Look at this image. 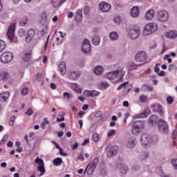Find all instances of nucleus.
I'll list each match as a JSON object with an SVG mask.
<instances>
[{"label": "nucleus", "instance_id": "nucleus-62", "mask_svg": "<svg viewBox=\"0 0 177 177\" xmlns=\"http://www.w3.org/2000/svg\"><path fill=\"white\" fill-rule=\"evenodd\" d=\"M33 113H34V111H32L31 108H29L26 112V114H27V115H31Z\"/></svg>", "mask_w": 177, "mask_h": 177}, {"label": "nucleus", "instance_id": "nucleus-17", "mask_svg": "<svg viewBox=\"0 0 177 177\" xmlns=\"http://www.w3.org/2000/svg\"><path fill=\"white\" fill-rule=\"evenodd\" d=\"M118 151V146H113L111 147L109 151H107L106 156L109 158H111V157H114L115 154H117V152Z\"/></svg>", "mask_w": 177, "mask_h": 177}, {"label": "nucleus", "instance_id": "nucleus-60", "mask_svg": "<svg viewBox=\"0 0 177 177\" xmlns=\"http://www.w3.org/2000/svg\"><path fill=\"white\" fill-rule=\"evenodd\" d=\"M114 23H115V24H120V23H121V18L120 17H115Z\"/></svg>", "mask_w": 177, "mask_h": 177}, {"label": "nucleus", "instance_id": "nucleus-23", "mask_svg": "<svg viewBox=\"0 0 177 177\" xmlns=\"http://www.w3.org/2000/svg\"><path fill=\"white\" fill-rule=\"evenodd\" d=\"M59 70L61 73V75H66V71L67 69L66 68V62H62L59 64Z\"/></svg>", "mask_w": 177, "mask_h": 177}, {"label": "nucleus", "instance_id": "nucleus-8", "mask_svg": "<svg viewBox=\"0 0 177 177\" xmlns=\"http://www.w3.org/2000/svg\"><path fill=\"white\" fill-rule=\"evenodd\" d=\"M139 35H140V29H139V28H134L130 29L129 31V37L131 39H138Z\"/></svg>", "mask_w": 177, "mask_h": 177}, {"label": "nucleus", "instance_id": "nucleus-57", "mask_svg": "<svg viewBox=\"0 0 177 177\" xmlns=\"http://www.w3.org/2000/svg\"><path fill=\"white\" fill-rule=\"evenodd\" d=\"M114 133H115V130H114V129L110 130L107 133L108 138H110L111 136H113V135H114Z\"/></svg>", "mask_w": 177, "mask_h": 177}, {"label": "nucleus", "instance_id": "nucleus-59", "mask_svg": "<svg viewBox=\"0 0 177 177\" xmlns=\"http://www.w3.org/2000/svg\"><path fill=\"white\" fill-rule=\"evenodd\" d=\"M25 41L27 44H30L32 41V37H30V36H28V35H26V36L25 37Z\"/></svg>", "mask_w": 177, "mask_h": 177}, {"label": "nucleus", "instance_id": "nucleus-21", "mask_svg": "<svg viewBox=\"0 0 177 177\" xmlns=\"http://www.w3.org/2000/svg\"><path fill=\"white\" fill-rule=\"evenodd\" d=\"M9 96H10L9 91L0 93V102L1 103H5V102L9 99Z\"/></svg>", "mask_w": 177, "mask_h": 177}, {"label": "nucleus", "instance_id": "nucleus-54", "mask_svg": "<svg viewBox=\"0 0 177 177\" xmlns=\"http://www.w3.org/2000/svg\"><path fill=\"white\" fill-rule=\"evenodd\" d=\"M64 97L70 100L73 97V95H71L70 93L65 92L64 93Z\"/></svg>", "mask_w": 177, "mask_h": 177}, {"label": "nucleus", "instance_id": "nucleus-46", "mask_svg": "<svg viewBox=\"0 0 177 177\" xmlns=\"http://www.w3.org/2000/svg\"><path fill=\"white\" fill-rule=\"evenodd\" d=\"M64 121V115L59 114L58 118H57V122H62Z\"/></svg>", "mask_w": 177, "mask_h": 177}, {"label": "nucleus", "instance_id": "nucleus-27", "mask_svg": "<svg viewBox=\"0 0 177 177\" xmlns=\"http://www.w3.org/2000/svg\"><path fill=\"white\" fill-rule=\"evenodd\" d=\"M103 71H104V69L102 66H97L94 68V73L96 75H100L101 74H103Z\"/></svg>", "mask_w": 177, "mask_h": 177}, {"label": "nucleus", "instance_id": "nucleus-41", "mask_svg": "<svg viewBox=\"0 0 177 177\" xmlns=\"http://www.w3.org/2000/svg\"><path fill=\"white\" fill-rule=\"evenodd\" d=\"M41 128L43 129H45L46 128V125H49V120H48V118H44V121L41 123Z\"/></svg>", "mask_w": 177, "mask_h": 177}, {"label": "nucleus", "instance_id": "nucleus-48", "mask_svg": "<svg viewBox=\"0 0 177 177\" xmlns=\"http://www.w3.org/2000/svg\"><path fill=\"white\" fill-rule=\"evenodd\" d=\"M0 78L1 80H6V78H8V73H6V72H1L0 73Z\"/></svg>", "mask_w": 177, "mask_h": 177}, {"label": "nucleus", "instance_id": "nucleus-31", "mask_svg": "<svg viewBox=\"0 0 177 177\" xmlns=\"http://www.w3.org/2000/svg\"><path fill=\"white\" fill-rule=\"evenodd\" d=\"M109 38L111 41H117V39H118V33L116 32H111L109 33Z\"/></svg>", "mask_w": 177, "mask_h": 177}, {"label": "nucleus", "instance_id": "nucleus-35", "mask_svg": "<svg viewBox=\"0 0 177 177\" xmlns=\"http://www.w3.org/2000/svg\"><path fill=\"white\" fill-rule=\"evenodd\" d=\"M37 170L40 172L39 176H43L46 171L45 170V166L41 165L37 167Z\"/></svg>", "mask_w": 177, "mask_h": 177}, {"label": "nucleus", "instance_id": "nucleus-58", "mask_svg": "<svg viewBox=\"0 0 177 177\" xmlns=\"http://www.w3.org/2000/svg\"><path fill=\"white\" fill-rule=\"evenodd\" d=\"M46 31H48L47 26H44L43 29L41 30V35H45V34H46Z\"/></svg>", "mask_w": 177, "mask_h": 177}, {"label": "nucleus", "instance_id": "nucleus-61", "mask_svg": "<svg viewBox=\"0 0 177 177\" xmlns=\"http://www.w3.org/2000/svg\"><path fill=\"white\" fill-rule=\"evenodd\" d=\"M93 140H94V142H97V140H99V135L97 133H94L93 135Z\"/></svg>", "mask_w": 177, "mask_h": 177}, {"label": "nucleus", "instance_id": "nucleus-2", "mask_svg": "<svg viewBox=\"0 0 177 177\" xmlns=\"http://www.w3.org/2000/svg\"><path fill=\"white\" fill-rule=\"evenodd\" d=\"M156 17L158 21H161L162 23H165V21H168L169 19V14L167 10L158 11Z\"/></svg>", "mask_w": 177, "mask_h": 177}, {"label": "nucleus", "instance_id": "nucleus-43", "mask_svg": "<svg viewBox=\"0 0 177 177\" xmlns=\"http://www.w3.org/2000/svg\"><path fill=\"white\" fill-rule=\"evenodd\" d=\"M4 49H6V43L3 40H0V53L3 52Z\"/></svg>", "mask_w": 177, "mask_h": 177}, {"label": "nucleus", "instance_id": "nucleus-24", "mask_svg": "<svg viewBox=\"0 0 177 177\" xmlns=\"http://www.w3.org/2000/svg\"><path fill=\"white\" fill-rule=\"evenodd\" d=\"M131 17H138L139 16V8L138 6H134L131 8Z\"/></svg>", "mask_w": 177, "mask_h": 177}, {"label": "nucleus", "instance_id": "nucleus-49", "mask_svg": "<svg viewBox=\"0 0 177 177\" xmlns=\"http://www.w3.org/2000/svg\"><path fill=\"white\" fill-rule=\"evenodd\" d=\"M140 102L141 103H146L147 102V97L146 95L140 96Z\"/></svg>", "mask_w": 177, "mask_h": 177}, {"label": "nucleus", "instance_id": "nucleus-26", "mask_svg": "<svg viewBox=\"0 0 177 177\" xmlns=\"http://www.w3.org/2000/svg\"><path fill=\"white\" fill-rule=\"evenodd\" d=\"M92 42L95 46H99L100 44V37L97 35H94L92 37Z\"/></svg>", "mask_w": 177, "mask_h": 177}, {"label": "nucleus", "instance_id": "nucleus-3", "mask_svg": "<svg viewBox=\"0 0 177 177\" xmlns=\"http://www.w3.org/2000/svg\"><path fill=\"white\" fill-rule=\"evenodd\" d=\"M13 59V54L10 52H4L1 54L0 57V60L1 63H10Z\"/></svg>", "mask_w": 177, "mask_h": 177}, {"label": "nucleus", "instance_id": "nucleus-40", "mask_svg": "<svg viewBox=\"0 0 177 177\" xmlns=\"http://www.w3.org/2000/svg\"><path fill=\"white\" fill-rule=\"evenodd\" d=\"M142 34H143V35L147 36V35H151V34H153V32L147 28V26H145V27L143 30Z\"/></svg>", "mask_w": 177, "mask_h": 177}, {"label": "nucleus", "instance_id": "nucleus-9", "mask_svg": "<svg viewBox=\"0 0 177 177\" xmlns=\"http://www.w3.org/2000/svg\"><path fill=\"white\" fill-rule=\"evenodd\" d=\"M135 59L136 62H146L147 60V54L145 51L138 52L136 56Z\"/></svg>", "mask_w": 177, "mask_h": 177}, {"label": "nucleus", "instance_id": "nucleus-1", "mask_svg": "<svg viewBox=\"0 0 177 177\" xmlns=\"http://www.w3.org/2000/svg\"><path fill=\"white\" fill-rule=\"evenodd\" d=\"M124 75H125V71L122 66H120L117 70L109 72L106 74L108 80L113 82H120V81L124 80Z\"/></svg>", "mask_w": 177, "mask_h": 177}, {"label": "nucleus", "instance_id": "nucleus-42", "mask_svg": "<svg viewBox=\"0 0 177 177\" xmlns=\"http://www.w3.org/2000/svg\"><path fill=\"white\" fill-rule=\"evenodd\" d=\"M27 35L33 39L34 36L35 35V30L33 28L29 29L27 32Z\"/></svg>", "mask_w": 177, "mask_h": 177}, {"label": "nucleus", "instance_id": "nucleus-22", "mask_svg": "<svg viewBox=\"0 0 177 177\" xmlns=\"http://www.w3.org/2000/svg\"><path fill=\"white\" fill-rule=\"evenodd\" d=\"M95 167L88 164L85 169L84 174H87V175H92V174L95 172Z\"/></svg>", "mask_w": 177, "mask_h": 177}, {"label": "nucleus", "instance_id": "nucleus-47", "mask_svg": "<svg viewBox=\"0 0 177 177\" xmlns=\"http://www.w3.org/2000/svg\"><path fill=\"white\" fill-rule=\"evenodd\" d=\"M149 157V152H143L141 156H140V158L141 160H146V158H148Z\"/></svg>", "mask_w": 177, "mask_h": 177}, {"label": "nucleus", "instance_id": "nucleus-38", "mask_svg": "<svg viewBox=\"0 0 177 177\" xmlns=\"http://www.w3.org/2000/svg\"><path fill=\"white\" fill-rule=\"evenodd\" d=\"M89 164L91 165V166L93 167L94 168H96V167H97V164H99V158H94L93 161Z\"/></svg>", "mask_w": 177, "mask_h": 177}, {"label": "nucleus", "instance_id": "nucleus-64", "mask_svg": "<svg viewBox=\"0 0 177 177\" xmlns=\"http://www.w3.org/2000/svg\"><path fill=\"white\" fill-rule=\"evenodd\" d=\"M177 138V132L176 131H174L173 133H172V136H171V139L172 140H175Z\"/></svg>", "mask_w": 177, "mask_h": 177}, {"label": "nucleus", "instance_id": "nucleus-5", "mask_svg": "<svg viewBox=\"0 0 177 177\" xmlns=\"http://www.w3.org/2000/svg\"><path fill=\"white\" fill-rule=\"evenodd\" d=\"M121 89H124V95H128L132 89V85L129 84V82H125L119 85L117 88V91H121Z\"/></svg>", "mask_w": 177, "mask_h": 177}, {"label": "nucleus", "instance_id": "nucleus-25", "mask_svg": "<svg viewBox=\"0 0 177 177\" xmlns=\"http://www.w3.org/2000/svg\"><path fill=\"white\" fill-rule=\"evenodd\" d=\"M166 37H167V38H169L170 39H175V38H177V31L171 30L169 32H167Z\"/></svg>", "mask_w": 177, "mask_h": 177}, {"label": "nucleus", "instance_id": "nucleus-13", "mask_svg": "<svg viewBox=\"0 0 177 177\" xmlns=\"http://www.w3.org/2000/svg\"><path fill=\"white\" fill-rule=\"evenodd\" d=\"M91 50V42L88 39H85L82 44V51L84 53H88Z\"/></svg>", "mask_w": 177, "mask_h": 177}, {"label": "nucleus", "instance_id": "nucleus-36", "mask_svg": "<svg viewBox=\"0 0 177 177\" xmlns=\"http://www.w3.org/2000/svg\"><path fill=\"white\" fill-rule=\"evenodd\" d=\"M157 120H158V118L156 115H153L149 118V122L152 124H157Z\"/></svg>", "mask_w": 177, "mask_h": 177}, {"label": "nucleus", "instance_id": "nucleus-11", "mask_svg": "<svg viewBox=\"0 0 177 177\" xmlns=\"http://www.w3.org/2000/svg\"><path fill=\"white\" fill-rule=\"evenodd\" d=\"M137 143L138 142L136 141V138L135 137H130L126 142V147L127 149H133V147L136 146Z\"/></svg>", "mask_w": 177, "mask_h": 177}, {"label": "nucleus", "instance_id": "nucleus-37", "mask_svg": "<svg viewBox=\"0 0 177 177\" xmlns=\"http://www.w3.org/2000/svg\"><path fill=\"white\" fill-rule=\"evenodd\" d=\"M26 34L27 32H26V29L24 28H21L18 30V35L19 37H21V38L26 37Z\"/></svg>", "mask_w": 177, "mask_h": 177}, {"label": "nucleus", "instance_id": "nucleus-6", "mask_svg": "<svg viewBox=\"0 0 177 177\" xmlns=\"http://www.w3.org/2000/svg\"><path fill=\"white\" fill-rule=\"evenodd\" d=\"M158 127L160 132H163L164 133H167V132H168V129H169L168 123H167L165 120H162V119H160L158 122Z\"/></svg>", "mask_w": 177, "mask_h": 177}, {"label": "nucleus", "instance_id": "nucleus-19", "mask_svg": "<svg viewBox=\"0 0 177 177\" xmlns=\"http://www.w3.org/2000/svg\"><path fill=\"white\" fill-rule=\"evenodd\" d=\"M154 16H156V11L154 9H150L147 11L145 19H147V20H152V19H154Z\"/></svg>", "mask_w": 177, "mask_h": 177}, {"label": "nucleus", "instance_id": "nucleus-16", "mask_svg": "<svg viewBox=\"0 0 177 177\" xmlns=\"http://www.w3.org/2000/svg\"><path fill=\"white\" fill-rule=\"evenodd\" d=\"M151 107L155 113H160V115L164 114V111H162V106L159 104H153L151 105Z\"/></svg>", "mask_w": 177, "mask_h": 177}, {"label": "nucleus", "instance_id": "nucleus-44", "mask_svg": "<svg viewBox=\"0 0 177 177\" xmlns=\"http://www.w3.org/2000/svg\"><path fill=\"white\" fill-rule=\"evenodd\" d=\"M136 68V66H135L134 63H129L127 66L128 71H132V70H135Z\"/></svg>", "mask_w": 177, "mask_h": 177}, {"label": "nucleus", "instance_id": "nucleus-20", "mask_svg": "<svg viewBox=\"0 0 177 177\" xmlns=\"http://www.w3.org/2000/svg\"><path fill=\"white\" fill-rule=\"evenodd\" d=\"M147 28H149L151 32H156L158 30V24L157 23H149L146 25Z\"/></svg>", "mask_w": 177, "mask_h": 177}, {"label": "nucleus", "instance_id": "nucleus-56", "mask_svg": "<svg viewBox=\"0 0 177 177\" xmlns=\"http://www.w3.org/2000/svg\"><path fill=\"white\" fill-rule=\"evenodd\" d=\"M167 104H172V103H174V97L171 96L167 97Z\"/></svg>", "mask_w": 177, "mask_h": 177}, {"label": "nucleus", "instance_id": "nucleus-39", "mask_svg": "<svg viewBox=\"0 0 177 177\" xmlns=\"http://www.w3.org/2000/svg\"><path fill=\"white\" fill-rule=\"evenodd\" d=\"M28 23V19H27V17H24L19 21V24L20 26H21V27H25V26H27Z\"/></svg>", "mask_w": 177, "mask_h": 177}, {"label": "nucleus", "instance_id": "nucleus-63", "mask_svg": "<svg viewBox=\"0 0 177 177\" xmlns=\"http://www.w3.org/2000/svg\"><path fill=\"white\" fill-rule=\"evenodd\" d=\"M42 78V73H37L36 75V80L37 81L41 82V79Z\"/></svg>", "mask_w": 177, "mask_h": 177}, {"label": "nucleus", "instance_id": "nucleus-52", "mask_svg": "<svg viewBox=\"0 0 177 177\" xmlns=\"http://www.w3.org/2000/svg\"><path fill=\"white\" fill-rule=\"evenodd\" d=\"M30 57H31V54L29 53H25L24 56V60L25 62H27L30 59Z\"/></svg>", "mask_w": 177, "mask_h": 177}, {"label": "nucleus", "instance_id": "nucleus-55", "mask_svg": "<svg viewBox=\"0 0 177 177\" xmlns=\"http://www.w3.org/2000/svg\"><path fill=\"white\" fill-rule=\"evenodd\" d=\"M59 150L60 156H63L64 157H67V153L64 152V149H63V148H61Z\"/></svg>", "mask_w": 177, "mask_h": 177}, {"label": "nucleus", "instance_id": "nucleus-33", "mask_svg": "<svg viewBox=\"0 0 177 177\" xmlns=\"http://www.w3.org/2000/svg\"><path fill=\"white\" fill-rule=\"evenodd\" d=\"M151 113V111H150V109L147 108L141 115H140V118H145V117H147L150 113Z\"/></svg>", "mask_w": 177, "mask_h": 177}, {"label": "nucleus", "instance_id": "nucleus-53", "mask_svg": "<svg viewBox=\"0 0 177 177\" xmlns=\"http://www.w3.org/2000/svg\"><path fill=\"white\" fill-rule=\"evenodd\" d=\"M171 164L174 169H177V158H174L171 160Z\"/></svg>", "mask_w": 177, "mask_h": 177}, {"label": "nucleus", "instance_id": "nucleus-29", "mask_svg": "<svg viewBox=\"0 0 177 177\" xmlns=\"http://www.w3.org/2000/svg\"><path fill=\"white\" fill-rule=\"evenodd\" d=\"M71 88L73 91H75L77 93H81L82 92V90L80 88V86L77 84V83H73L71 85Z\"/></svg>", "mask_w": 177, "mask_h": 177}, {"label": "nucleus", "instance_id": "nucleus-14", "mask_svg": "<svg viewBox=\"0 0 177 177\" xmlns=\"http://www.w3.org/2000/svg\"><path fill=\"white\" fill-rule=\"evenodd\" d=\"M140 142L143 146H147L150 143V135L147 133L142 134L140 138Z\"/></svg>", "mask_w": 177, "mask_h": 177}, {"label": "nucleus", "instance_id": "nucleus-30", "mask_svg": "<svg viewBox=\"0 0 177 177\" xmlns=\"http://www.w3.org/2000/svg\"><path fill=\"white\" fill-rule=\"evenodd\" d=\"M50 2L54 8H59L63 3L62 0H50Z\"/></svg>", "mask_w": 177, "mask_h": 177}, {"label": "nucleus", "instance_id": "nucleus-51", "mask_svg": "<svg viewBox=\"0 0 177 177\" xmlns=\"http://www.w3.org/2000/svg\"><path fill=\"white\" fill-rule=\"evenodd\" d=\"M21 95H23V96H26V95L28 94V87H25L21 90Z\"/></svg>", "mask_w": 177, "mask_h": 177}, {"label": "nucleus", "instance_id": "nucleus-34", "mask_svg": "<svg viewBox=\"0 0 177 177\" xmlns=\"http://www.w3.org/2000/svg\"><path fill=\"white\" fill-rule=\"evenodd\" d=\"M53 164L55 167H59L63 164V160L61 158H57L54 159Z\"/></svg>", "mask_w": 177, "mask_h": 177}, {"label": "nucleus", "instance_id": "nucleus-18", "mask_svg": "<svg viewBox=\"0 0 177 177\" xmlns=\"http://www.w3.org/2000/svg\"><path fill=\"white\" fill-rule=\"evenodd\" d=\"M81 75V73L80 71H71L68 73V78L69 80H75L77 78H78Z\"/></svg>", "mask_w": 177, "mask_h": 177}, {"label": "nucleus", "instance_id": "nucleus-28", "mask_svg": "<svg viewBox=\"0 0 177 177\" xmlns=\"http://www.w3.org/2000/svg\"><path fill=\"white\" fill-rule=\"evenodd\" d=\"M159 140L160 138L158 137V136H150L149 143H151V145H157V143H158Z\"/></svg>", "mask_w": 177, "mask_h": 177}, {"label": "nucleus", "instance_id": "nucleus-4", "mask_svg": "<svg viewBox=\"0 0 177 177\" xmlns=\"http://www.w3.org/2000/svg\"><path fill=\"white\" fill-rule=\"evenodd\" d=\"M143 128V122L142 121H137L133 124L132 127V133L133 135H138L139 132L142 131Z\"/></svg>", "mask_w": 177, "mask_h": 177}, {"label": "nucleus", "instance_id": "nucleus-10", "mask_svg": "<svg viewBox=\"0 0 177 177\" xmlns=\"http://www.w3.org/2000/svg\"><path fill=\"white\" fill-rule=\"evenodd\" d=\"M100 9L102 12H110L111 9V5L107 2L102 1L99 3Z\"/></svg>", "mask_w": 177, "mask_h": 177}, {"label": "nucleus", "instance_id": "nucleus-50", "mask_svg": "<svg viewBox=\"0 0 177 177\" xmlns=\"http://www.w3.org/2000/svg\"><path fill=\"white\" fill-rule=\"evenodd\" d=\"M171 57V55L167 54L164 55L163 59L164 60H167L168 63H172V59L169 58Z\"/></svg>", "mask_w": 177, "mask_h": 177}, {"label": "nucleus", "instance_id": "nucleus-45", "mask_svg": "<svg viewBox=\"0 0 177 177\" xmlns=\"http://www.w3.org/2000/svg\"><path fill=\"white\" fill-rule=\"evenodd\" d=\"M36 164H38L39 166L44 165V160L42 158H37L35 160Z\"/></svg>", "mask_w": 177, "mask_h": 177}, {"label": "nucleus", "instance_id": "nucleus-32", "mask_svg": "<svg viewBox=\"0 0 177 177\" xmlns=\"http://www.w3.org/2000/svg\"><path fill=\"white\" fill-rule=\"evenodd\" d=\"M142 91H143V92H149V91H150L151 92H153V87L145 84L142 86L141 87Z\"/></svg>", "mask_w": 177, "mask_h": 177}, {"label": "nucleus", "instance_id": "nucleus-15", "mask_svg": "<svg viewBox=\"0 0 177 177\" xmlns=\"http://www.w3.org/2000/svg\"><path fill=\"white\" fill-rule=\"evenodd\" d=\"M116 169H118L119 172H120L122 175L127 174L129 171L128 166L124 164L119 163L116 167Z\"/></svg>", "mask_w": 177, "mask_h": 177}, {"label": "nucleus", "instance_id": "nucleus-12", "mask_svg": "<svg viewBox=\"0 0 177 177\" xmlns=\"http://www.w3.org/2000/svg\"><path fill=\"white\" fill-rule=\"evenodd\" d=\"M84 96H86V97H96L97 96H99V93L97 91H89V90H85L83 93Z\"/></svg>", "mask_w": 177, "mask_h": 177}, {"label": "nucleus", "instance_id": "nucleus-7", "mask_svg": "<svg viewBox=\"0 0 177 177\" xmlns=\"http://www.w3.org/2000/svg\"><path fill=\"white\" fill-rule=\"evenodd\" d=\"M15 25H10L7 31V37L10 42H16V39H15Z\"/></svg>", "mask_w": 177, "mask_h": 177}]
</instances>
